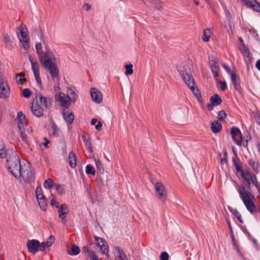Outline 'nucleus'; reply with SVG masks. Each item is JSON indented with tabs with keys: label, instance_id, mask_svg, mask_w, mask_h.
<instances>
[{
	"label": "nucleus",
	"instance_id": "obj_10",
	"mask_svg": "<svg viewBox=\"0 0 260 260\" xmlns=\"http://www.w3.org/2000/svg\"><path fill=\"white\" fill-rule=\"evenodd\" d=\"M58 216L60 219H61L62 223L65 224L67 223L66 218L70 212V209L68 208V206L65 204H61L59 207H58Z\"/></svg>",
	"mask_w": 260,
	"mask_h": 260
},
{
	"label": "nucleus",
	"instance_id": "obj_26",
	"mask_svg": "<svg viewBox=\"0 0 260 260\" xmlns=\"http://www.w3.org/2000/svg\"><path fill=\"white\" fill-rule=\"evenodd\" d=\"M80 252V249L79 246L75 244L72 245L71 250L69 249H68V254L71 255H76L78 254Z\"/></svg>",
	"mask_w": 260,
	"mask_h": 260
},
{
	"label": "nucleus",
	"instance_id": "obj_46",
	"mask_svg": "<svg viewBox=\"0 0 260 260\" xmlns=\"http://www.w3.org/2000/svg\"><path fill=\"white\" fill-rule=\"evenodd\" d=\"M55 237L54 236H50L47 240V241L45 242V244L47 245V246L50 247L52 244L54 242Z\"/></svg>",
	"mask_w": 260,
	"mask_h": 260
},
{
	"label": "nucleus",
	"instance_id": "obj_2",
	"mask_svg": "<svg viewBox=\"0 0 260 260\" xmlns=\"http://www.w3.org/2000/svg\"><path fill=\"white\" fill-rule=\"evenodd\" d=\"M238 192L247 210L251 214L256 212L257 209L254 203L256 201L254 196L244 186L239 187Z\"/></svg>",
	"mask_w": 260,
	"mask_h": 260
},
{
	"label": "nucleus",
	"instance_id": "obj_58",
	"mask_svg": "<svg viewBox=\"0 0 260 260\" xmlns=\"http://www.w3.org/2000/svg\"><path fill=\"white\" fill-rule=\"evenodd\" d=\"M102 123L99 121L98 122V124L96 125H95V129L98 131H101L102 129Z\"/></svg>",
	"mask_w": 260,
	"mask_h": 260
},
{
	"label": "nucleus",
	"instance_id": "obj_62",
	"mask_svg": "<svg viewBox=\"0 0 260 260\" xmlns=\"http://www.w3.org/2000/svg\"><path fill=\"white\" fill-rule=\"evenodd\" d=\"M247 183V184H248V186H247V189H248V190L249 191V190H250V185L252 183V182H253L252 181V178H251V180H250L249 181H246Z\"/></svg>",
	"mask_w": 260,
	"mask_h": 260
},
{
	"label": "nucleus",
	"instance_id": "obj_56",
	"mask_svg": "<svg viewBox=\"0 0 260 260\" xmlns=\"http://www.w3.org/2000/svg\"><path fill=\"white\" fill-rule=\"evenodd\" d=\"M220 88L222 91H224L226 89V84L225 82L220 81Z\"/></svg>",
	"mask_w": 260,
	"mask_h": 260
},
{
	"label": "nucleus",
	"instance_id": "obj_34",
	"mask_svg": "<svg viewBox=\"0 0 260 260\" xmlns=\"http://www.w3.org/2000/svg\"><path fill=\"white\" fill-rule=\"evenodd\" d=\"M248 164L252 168L254 172L256 173H258L259 172L258 164L257 162L255 161L254 159H251L249 160Z\"/></svg>",
	"mask_w": 260,
	"mask_h": 260
},
{
	"label": "nucleus",
	"instance_id": "obj_47",
	"mask_svg": "<svg viewBox=\"0 0 260 260\" xmlns=\"http://www.w3.org/2000/svg\"><path fill=\"white\" fill-rule=\"evenodd\" d=\"M226 117V114L224 111H220L218 113V119L219 120H224Z\"/></svg>",
	"mask_w": 260,
	"mask_h": 260
},
{
	"label": "nucleus",
	"instance_id": "obj_33",
	"mask_svg": "<svg viewBox=\"0 0 260 260\" xmlns=\"http://www.w3.org/2000/svg\"><path fill=\"white\" fill-rule=\"evenodd\" d=\"M82 137L83 140V142L86 146V149L88 150V151L90 153H92L93 151H92V145H91V143L90 142V141H89L88 139H87L86 138L85 136H84V135H83L82 136Z\"/></svg>",
	"mask_w": 260,
	"mask_h": 260
},
{
	"label": "nucleus",
	"instance_id": "obj_17",
	"mask_svg": "<svg viewBox=\"0 0 260 260\" xmlns=\"http://www.w3.org/2000/svg\"><path fill=\"white\" fill-rule=\"evenodd\" d=\"M90 94L92 100L96 103L99 104L102 102V94L101 92L96 88L91 89Z\"/></svg>",
	"mask_w": 260,
	"mask_h": 260
},
{
	"label": "nucleus",
	"instance_id": "obj_43",
	"mask_svg": "<svg viewBox=\"0 0 260 260\" xmlns=\"http://www.w3.org/2000/svg\"><path fill=\"white\" fill-rule=\"evenodd\" d=\"M45 198H42L41 199L37 200L40 208L43 210H46L47 206V203L45 200Z\"/></svg>",
	"mask_w": 260,
	"mask_h": 260
},
{
	"label": "nucleus",
	"instance_id": "obj_50",
	"mask_svg": "<svg viewBox=\"0 0 260 260\" xmlns=\"http://www.w3.org/2000/svg\"><path fill=\"white\" fill-rule=\"evenodd\" d=\"M22 129H21V130H19L20 131V134L21 135V139L22 140V141H23L24 142H25L26 144H28V140H27V136L23 133L22 132Z\"/></svg>",
	"mask_w": 260,
	"mask_h": 260
},
{
	"label": "nucleus",
	"instance_id": "obj_59",
	"mask_svg": "<svg viewBox=\"0 0 260 260\" xmlns=\"http://www.w3.org/2000/svg\"><path fill=\"white\" fill-rule=\"evenodd\" d=\"M220 159H221V161L222 164L224 162V163L227 162V153H226V152L224 153L223 157H221Z\"/></svg>",
	"mask_w": 260,
	"mask_h": 260
},
{
	"label": "nucleus",
	"instance_id": "obj_55",
	"mask_svg": "<svg viewBox=\"0 0 260 260\" xmlns=\"http://www.w3.org/2000/svg\"><path fill=\"white\" fill-rule=\"evenodd\" d=\"M39 31H40V33L41 40V41H43V44L44 45H46V41L44 40L43 32L42 29L40 27H39Z\"/></svg>",
	"mask_w": 260,
	"mask_h": 260
},
{
	"label": "nucleus",
	"instance_id": "obj_18",
	"mask_svg": "<svg viewBox=\"0 0 260 260\" xmlns=\"http://www.w3.org/2000/svg\"><path fill=\"white\" fill-rule=\"evenodd\" d=\"M115 260H127L123 250L119 247H115L113 251Z\"/></svg>",
	"mask_w": 260,
	"mask_h": 260
},
{
	"label": "nucleus",
	"instance_id": "obj_16",
	"mask_svg": "<svg viewBox=\"0 0 260 260\" xmlns=\"http://www.w3.org/2000/svg\"><path fill=\"white\" fill-rule=\"evenodd\" d=\"M16 119L19 129L21 130V129L24 128V126L26 125V119L25 115L22 112H19L17 113Z\"/></svg>",
	"mask_w": 260,
	"mask_h": 260
},
{
	"label": "nucleus",
	"instance_id": "obj_49",
	"mask_svg": "<svg viewBox=\"0 0 260 260\" xmlns=\"http://www.w3.org/2000/svg\"><path fill=\"white\" fill-rule=\"evenodd\" d=\"M22 95L24 98H28L30 96L31 92L29 89L25 88L23 90Z\"/></svg>",
	"mask_w": 260,
	"mask_h": 260
},
{
	"label": "nucleus",
	"instance_id": "obj_32",
	"mask_svg": "<svg viewBox=\"0 0 260 260\" xmlns=\"http://www.w3.org/2000/svg\"><path fill=\"white\" fill-rule=\"evenodd\" d=\"M242 177L245 181H249L252 178L250 172L248 170H243L241 173Z\"/></svg>",
	"mask_w": 260,
	"mask_h": 260
},
{
	"label": "nucleus",
	"instance_id": "obj_27",
	"mask_svg": "<svg viewBox=\"0 0 260 260\" xmlns=\"http://www.w3.org/2000/svg\"><path fill=\"white\" fill-rule=\"evenodd\" d=\"M222 128L221 124L218 121H214L212 123L211 129L214 133H216L221 131Z\"/></svg>",
	"mask_w": 260,
	"mask_h": 260
},
{
	"label": "nucleus",
	"instance_id": "obj_44",
	"mask_svg": "<svg viewBox=\"0 0 260 260\" xmlns=\"http://www.w3.org/2000/svg\"><path fill=\"white\" fill-rule=\"evenodd\" d=\"M233 214H234V215L235 216V217L236 218H237V219L238 220V221L241 222V223H243V221L242 220V216H241V214L240 213V212L238 211V210L237 209H234L233 212Z\"/></svg>",
	"mask_w": 260,
	"mask_h": 260
},
{
	"label": "nucleus",
	"instance_id": "obj_24",
	"mask_svg": "<svg viewBox=\"0 0 260 260\" xmlns=\"http://www.w3.org/2000/svg\"><path fill=\"white\" fill-rule=\"evenodd\" d=\"M76 157L73 152H71L69 155V162L70 166L72 168H75L76 167Z\"/></svg>",
	"mask_w": 260,
	"mask_h": 260
},
{
	"label": "nucleus",
	"instance_id": "obj_35",
	"mask_svg": "<svg viewBox=\"0 0 260 260\" xmlns=\"http://www.w3.org/2000/svg\"><path fill=\"white\" fill-rule=\"evenodd\" d=\"M24 74L23 73H20L16 76V80L18 84L22 85L26 81V79L23 78Z\"/></svg>",
	"mask_w": 260,
	"mask_h": 260
},
{
	"label": "nucleus",
	"instance_id": "obj_3",
	"mask_svg": "<svg viewBox=\"0 0 260 260\" xmlns=\"http://www.w3.org/2000/svg\"><path fill=\"white\" fill-rule=\"evenodd\" d=\"M184 82L186 85L190 89L193 94L201 101L202 96L201 93L197 88L192 76L188 72L182 71L180 72Z\"/></svg>",
	"mask_w": 260,
	"mask_h": 260
},
{
	"label": "nucleus",
	"instance_id": "obj_52",
	"mask_svg": "<svg viewBox=\"0 0 260 260\" xmlns=\"http://www.w3.org/2000/svg\"><path fill=\"white\" fill-rule=\"evenodd\" d=\"M90 260H99L96 255V253L94 251H91L89 253Z\"/></svg>",
	"mask_w": 260,
	"mask_h": 260
},
{
	"label": "nucleus",
	"instance_id": "obj_41",
	"mask_svg": "<svg viewBox=\"0 0 260 260\" xmlns=\"http://www.w3.org/2000/svg\"><path fill=\"white\" fill-rule=\"evenodd\" d=\"M95 165L98 171L101 174L104 172V169L103 165L101 164L99 160L95 159Z\"/></svg>",
	"mask_w": 260,
	"mask_h": 260
},
{
	"label": "nucleus",
	"instance_id": "obj_30",
	"mask_svg": "<svg viewBox=\"0 0 260 260\" xmlns=\"http://www.w3.org/2000/svg\"><path fill=\"white\" fill-rule=\"evenodd\" d=\"M232 161L237 172L241 173L243 170L241 167L240 160L237 156L233 157Z\"/></svg>",
	"mask_w": 260,
	"mask_h": 260
},
{
	"label": "nucleus",
	"instance_id": "obj_9",
	"mask_svg": "<svg viewBox=\"0 0 260 260\" xmlns=\"http://www.w3.org/2000/svg\"><path fill=\"white\" fill-rule=\"evenodd\" d=\"M209 63L214 77L217 79L219 77L218 72L219 71V67L216 59L214 57H209Z\"/></svg>",
	"mask_w": 260,
	"mask_h": 260
},
{
	"label": "nucleus",
	"instance_id": "obj_53",
	"mask_svg": "<svg viewBox=\"0 0 260 260\" xmlns=\"http://www.w3.org/2000/svg\"><path fill=\"white\" fill-rule=\"evenodd\" d=\"M55 188L56 190L59 192V193L62 194L64 193V190L63 189V188L61 187L60 185L59 184H56L55 185Z\"/></svg>",
	"mask_w": 260,
	"mask_h": 260
},
{
	"label": "nucleus",
	"instance_id": "obj_23",
	"mask_svg": "<svg viewBox=\"0 0 260 260\" xmlns=\"http://www.w3.org/2000/svg\"><path fill=\"white\" fill-rule=\"evenodd\" d=\"M231 80L235 88L238 91L241 90V86L240 83V79L236 74L233 72L231 73Z\"/></svg>",
	"mask_w": 260,
	"mask_h": 260
},
{
	"label": "nucleus",
	"instance_id": "obj_64",
	"mask_svg": "<svg viewBox=\"0 0 260 260\" xmlns=\"http://www.w3.org/2000/svg\"><path fill=\"white\" fill-rule=\"evenodd\" d=\"M222 66L228 73L231 72V69L228 66L225 64H223Z\"/></svg>",
	"mask_w": 260,
	"mask_h": 260
},
{
	"label": "nucleus",
	"instance_id": "obj_25",
	"mask_svg": "<svg viewBox=\"0 0 260 260\" xmlns=\"http://www.w3.org/2000/svg\"><path fill=\"white\" fill-rule=\"evenodd\" d=\"M210 102L214 106H216L221 103L222 100L218 94H215L210 98Z\"/></svg>",
	"mask_w": 260,
	"mask_h": 260
},
{
	"label": "nucleus",
	"instance_id": "obj_28",
	"mask_svg": "<svg viewBox=\"0 0 260 260\" xmlns=\"http://www.w3.org/2000/svg\"><path fill=\"white\" fill-rule=\"evenodd\" d=\"M67 96H69L71 98V100L72 99L73 101L74 102L77 101L78 95L76 93L74 87H71L69 89Z\"/></svg>",
	"mask_w": 260,
	"mask_h": 260
},
{
	"label": "nucleus",
	"instance_id": "obj_14",
	"mask_svg": "<svg viewBox=\"0 0 260 260\" xmlns=\"http://www.w3.org/2000/svg\"><path fill=\"white\" fill-rule=\"evenodd\" d=\"M39 244V241L37 240H28L26 246L28 250L34 254L38 251Z\"/></svg>",
	"mask_w": 260,
	"mask_h": 260
},
{
	"label": "nucleus",
	"instance_id": "obj_37",
	"mask_svg": "<svg viewBox=\"0 0 260 260\" xmlns=\"http://www.w3.org/2000/svg\"><path fill=\"white\" fill-rule=\"evenodd\" d=\"M36 196L37 200L41 199L42 198H45V196L43 194L42 188L40 186H38L36 190Z\"/></svg>",
	"mask_w": 260,
	"mask_h": 260
},
{
	"label": "nucleus",
	"instance_id": "obj_22",
	"mask_svg": "<svg viewBox=\"0 0 260 260\" xmlns=\"http://www.w3.org/2000/svg\"><path fill=\"white\" fill-rule=\"evenodd\" d=\"M59 100L62 107H66L69 106V103L71 101V98L69 96L66 95L62 92H60L58 95Z\"/></svg>",
	"mask_w": 260,
	"mask_h": 260
},
{
	"label": "nucleus",
	"instance_id": "obj_6",
	"mask_svg": "<svg viewBox=\"0 0 260 260\" xmlns=\"http://www.w3.org/2000/svg\"><path fill=\"white\" fill-rule=\"evenodd\" d=\"M154 185L156 197L161 202H164L167 198V192L164 185L159 182H152Z\"/></svg>",
	"mask_w": 260,
	"mask_h": 260
},
{
	"label": "nucleus",
	"instance_id": "obj_12",
	"mask_svg": "<svg viewBox=\"0 0 260 260\" xmlns=\"http://www.w3.org/2000/svg\"><path fill=\"white\" fill-rule=\"evenodd\" d=\"M62 115L64 119L68 124H71L74 119V115L72 111L68 108H64L62 110Z\"/></svg>",
	"mask_w": 260,
	"mask_h": 260
},
{
	"label": "nucleus",
	"instance_id": "obj_29",
	"mask_svg": "<svg viewBox=\"0 0 260 260\" xmlns=\"http://www.w3.org/2000/svg\"><path fill=\"white\" fill-rule=\"evenodd\" d=\"M4 42L6 47L9 50L11 49L13 47V42L11 40L10 36L8 34H6L4 36Z\"/></svg>",
	"mask_w": 260,
	"mask_h": 260
},
{
	"label": "nucleus",
	"instance_id": "obj_7",
	"mask_svg": "<svg viewBox=\"0 0 260 260\" xmlns=\"http://www.w3.org/2000/svg\"><path fill=\"white\" fill-rule=\"evenodd\" d=\"M42 66L49 72L53 80L58 77L59 75V69L54 61L50 62L48 60H46L45 62H43Z\"/></svg>",
	"mask_w": 260,
	"mask_h": 260
},
{
	"label": "nucleus",
	"instance_id": "obj_19",
	"mask_svg": "<svg viewBox=\"0 0 260 260\" xmlns=\"http://www.w3.org/2000/svg\"><path fill=\"white\" fill-rule=\"evenodd\" d=\"M11 151L14 150L13 149H10L6 151L4 142L3 140H0V157L2 158H6L7 159L8 156L11 155Z\"/></svg>",
	"mask_w": 260,
	"mask_h": 260
},
{
	"label": "nucleus",
	"instance_id": "obj_11",
	"mask_svg": "<svg viewBox=\"0 0 260 260\" xmlns=\"http://www.w3.org/2000/svg\"><path fill=\"white\" fill-rule=\"evenodd\" d=\"M94 238L96 242V245L101 248L103 253L105 254L107 257L108 258L109 255L108 254L109 250L107 243L104 239L98 237L96 236L94 237Z\"/></svg>",
	"mask_w": 260,
	"mask_h": 260
},
{
	"label": "nucleus",
	"instance_id": "obj_60",
	"mask_svg": "<svg viewBox=\"0 0 260 260\" xmlns=\"http://www.w3.org/2000/svg\"><path fill=\"white\" fill-rule=\"evenodd\" d=\"M83 8L87 11L91 9V6L87 3H85L83 5Z\"/></svg>",
	"mask_w": 260,
	"mask_h": 260
},
{
	"label": "nucleus",
	"instance_id": "obj_39",
	"mask_svg": "<svg viewBox=\"0 0 260 260\" xmlns=\"http://www.w3.org/2000/svg\"><path fill=\"white\" fill-rule=\"evenodd\" d=\"M85 171L87 174H91L92 175H94L95 174V170L94 168L90 165H87L86 166Z\"/></svg>",
	"mask_w": 260,
	"mask_h": 260
},
{
	"label": "nucleus",
	"instance_id": "obj_20",
	"mask_svg": "<svg viewBox=\"0 0 260 260\" xmlns=\"http://www.w3.org/2000/svg\"><path fill=\"white\" fill-rule=\"evenodd\" d=\"M247 7L252 8L254 10L260 12V4L256 0H243Z\"/></svg>",
	"mask_w": 260,
	"mask_h": 260
},
{
	"label": "nucleus",
	"instance_id": "obj_40",
	"mask_svg": "<svg viewBox=\"0 0 260 260\" xmlns=\"http://www.w3.org/2000/svg\"><path fill=\"white\" fill-rule=\"evenodd\" d=\"M39 103L41 105L42 107H44L47 108L48 107L47 105V98L45 96H43L41 95H39Z\"/></svg>",
	"mask_w": 260,
	"mask_h": 260
},
{
	"label": "nucleus",
	"instance_id": "obj_21",
	"mask_svg": "<svg viewBox=\"0 0 260 260\" xmlns=\"http://www.w3.org/2000/svg\"><path fill=\"white\" fill-rule=\"evenodd\" d=\"M42 58L39 57V60L42 65L43 64V62L46 60H48L50 62L53 61L52 60V56H53L52 52L48 49H46L45 52L44 51L42 52Z\"/></svg>",
	"mask_w": 260,
	"mask_h": 260
},
{
	"label": "nucleus",
	"instance_id": "obj_4",
	"mask_svg": "<svg viewBox=\"0 0 260 260\" xmlns=\"http://www.w3.org/2000/svg\"><path fill=\"white\" fill-rule=\"evenodd\" d=\"M21 176L24 182L31 183L35 179L34 169L28 162L23 163V167L21 170Z\"/></svg>",
	"mask_w": 260,
	"mask_h": 260
},
{
	"label": "nucleus",
	"instance_id": "obj_42",
	"mask_svg": "<svg viewBox=\"0 0 260 260\" xmlns=\"http://www.w3.org/2000/svg\"><path fill=\"white\" fill-rule=\"evenodd\" d=\"M53 181L51 179H48L44 181V186L45 188L50 189L53 187Z\"/></svg>",
	"mask_w": 260,
	"mask_h": 260
},
{
	"label": "nucleus",
	"instance_id": "obj_51",
	"mask_svg": "<svg viewBox=\"0 0 260 260\" xmlns=\"http://www.w3.org/2000/svg\"><path fill=\"white\" fill-rule=\"evenodd\" d=\"M169 254L167 252H162L160 256V260H168L169 259Z\"/></svg>",
	"mask_w": 260,
	"mask_h": 260
},
{
	"label": "nucleus",
	"instance_id": "obj_45",
	"mask_svg": "<svg viewBox=\"0 0 260 260\" xmlns=\"http://www.w3.org/2000/svg\"><path fill=\"white\" fill-rule=\"evenodd\" d=\"M125 68L126 69L125 74L126 75H131L133 74V64H126L125 66Z\"/></svg>",
	"mask_w": 260,
	"mask_h": 260
},
{
	"label": "nucleus",
	"instance_id": "obj_13",
	"mask_svg": "<svg viewBox=\"0 0 260 260\" xmlns=\"http://www.w3.org/2000/svg\"><path fill=\"white\" fill-rule=\"evenodd\" d=\"M31 110L34 115L37 117H40L43 115V108L39 105L38 102L31 103Z\"/></svg>",
	"mask_w": 260,
	"mask_h": 260
},
{
	"label": "nucleus",
	"instance_id": "obj_38",
	"mask_svg": "<svg viewBox=\"0 0 260 260\" xmlns=\"http://www.w3.org/2000/svg\"><path fill=\"white\" fill-rule=\"evenodd\" d=\"M35 48L37 51V53L38 54V57L40 58H42V52L43 51L42 50V46L41 43H37L35 45Z\"/></svg>",
	"mask_w": 260,
	"mask_h": 260
},
{
	"label": "nucleus",
	"instance_id": "obj_57",
	"mask_svg": "<svg viewBox=\"0 0 260 260\" xmlns=\"http://www.w3.org/2000/svg\"><path fill=\"white\" fill-rule=\"evenodd\" d=\"M252 181L253 182H252V183L255 186V187L258 189V184H257V179H256V176H254L253 177H252Z\"/></svg>",
	"mask_w": 260,
	"mask_h": 260
},
{
	"label": "nucleus",
	"instance_id": "obj_8",
	"mask_svg": "<svg viewBox=\"0 0 260 260\" xmlns=\"http://www.w3.org/2000/svg\"><path fill=\"white\" fill-rule=\"evenodd\" d=\"M231 134L234 142L238 146H241L242 142V136L238 127L233 126L231 129Z\"/></svg>",
	"mask_w": 260,
	"mask_h": 260
},
{
	"label": "nucleus",
	"instance_id": "obj_54",
	"mask_svg": "<svg viewBox=\"0 0 260 260\" xmlns=\"http://www.w3.org/2000/svg\"><path fill=\"white\" fill-rule=\"evenodd\" d=\"M50 204L51 206H55L56 208L59 207V203L55 200L54 198L51 199Z\"/></svg>",
	"mask_w": 260,
	"mask_h": 260
},
{
	"label": "nucleus",
	"instance_id": "obj_63",
	"mask_svg": "<svg viewBox=\"0 0 260 260\" xmlns=\"http://www.w3.org/2000/svg\"><path fill=\"white\" fill-rule=\"evenodd\" d=\"M256 68L260 71V59L258 60L255 64Z\"/></svg>",
	"mask_w": 260,
	"mask_h": 260
},
{
	"label": "nucleus",
	"instance_id": "obj_61",
	"mask_svg": "<svg viewBox=\"0 0 260 260\" xmlns=\"http://www.w3.org/2000/svg\"><path fill=\"white\" fill-rule=\"evenodd\" d=\"M52 130L53 131L54 135H57V133L58 131L59 128L57 127L56 125H53L52 126Z\"/></svg>",
	"mask_w": 260,
	"mask_h": 260
},
{
	"label": "nucleus",
	"instance_id": "obj_5",
	"mask_svg": "<svg viewBox=\"0 0 260 260\" xmlns=\"http://www.w3.org/2000/svg\"><path fill=\"white\" fill-rule=\"evenodd\" d=\"M20 35L18 34V37L21 42L23 48L27 50L29 48V37L28 36V30L26 25L23 24H20L18 28Z\"/></svg>",
	"mask_w": 260,
	"mask_h": 260
},
{
	"label": "nucleus",
	"instance_id": "obj_31",
	"mask_svg": "<svg viewBox=\"0 0 260 260\" xmlns=\"http://www.w3.org/2000/svg\"><path fill=\"white\" fill-rule=\"evenodd\" d=\"M240 49L243 54L244 56L249 58L250 56V51L248 48L244 44H241Z\"/></svg>",
	"mask_w": 260,
	"mask_h": 260
},
{
	"label": "nucleus",
	"instance_id": "obj_15",
	"mask_svg": "<svg viewBox=\"0 0 260 260\" xmlns=\"http://www.w3.org/2000/svg\"><path fill=\"white\" fill-rule=\"evenodd\" d=\"M31 70L34 73L35 79L37 82V83L39 85H41V80L40 77V72H39V63L36 62L31 61Z\"/></svg>",
	"mask_w": 260,
	"mask_h": 260
},
{
	"label": "nucleus",
	"instance_id": "obj_48",
	"mask_svg": "<svg viewBox=\"0 0 260 260\" xmlns=\"http://www.w3.org/2000/svg\"><path fill=\"white\" fill-rule=\"evenodd\" d=\"M39 246L38 247V250L41 251H44L47 247H48L47 246V245L45 244V242H42L40 243L39 242Z\"/></svg>",
	"mask_w": 260,
	"mask_h": 260
},
{
	"label": "nucleus",
	"instance_id": "obj_36",
	"mask_svg": "<svg viewBox=\"0 0 260 260\" xmlns=\"http://www.w3.org/2000/svg\"><path fill=\"white\" fill-rule=\"evenodd\" d=\"M211 34V30L209 28H207L204 31V34L202 39L204 42H208L209 40V37Z\"/></svg>",
	"mask_w": 260,
	"mask_h": 260
},
{
	"label": "nucleus",
	"instance_id": "obj_1",
	"mask_svg": "<svg viewBox=\"0 0 260 260\" xmlns=\"http://www.w3.org/2000/svg\"><path fill=\"white\" fill-rule=\"evenodd\" d=\"M11 155L6 159V167L15 178L18 179L21 177L23 164H21L19 157L15 151H11Z\"/></svg>",
	"mask_w": 260,
	"mask_h": 260
}]
</instances>
